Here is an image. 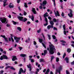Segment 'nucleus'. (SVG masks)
Wrapping results in <instances>:
<instances>
[{
  "mask_svg": "<svg viewBox=\"0 0 74 74\" xmlns=\"http://www.w3.org/2000/svg\"><path fill=\"white\" fill-rule=\"evenodd\" d=\"M29 60H31V62H34V60L33 59H32L31 58H29Z\"/></svg>",
  "mask_w": 74,
  "mask_h": 74,
  "instance_id": "nucleus-40",
  "label": "nucleus"
},
{
  "mask_svg": "<svg viewBox=\"0 0 74 74\" xmlns=\"http://www.w3.org/2000/svg\"><path fill=\"white\" fill-rule=\"evenodd\" d=\"M31 19L32 21H34V16H32Z\"/></svg>",
  "mask_w": 74,
  "mask_h": 74,
  "instance_id": "nucleus-46",
  "label": "nucleus"
},
{
  "mask_svg": "<svg viewBox=\"0 0 74 74\" xmlns=\"http://www.w3.org/2000/svg\"><path fill=\"white\" fill-rule=\"evenodd\" d=\"M13 58L12 59V61H15V60H17V58H16V56H12Z\"/></svg>",
  "mask_w": 74,
  "mask_h": 74,
  "instance_id": "nucleus-13",
  "label": "nucleus"
},
{
  "mask_svg": "<svg viewBox=\"0 0 74 74\" xmlns=\"http://www.w3.org/2000/svg\"><path fill=\"white\" fill-rule=\"evenodd\" d=\"M3 68H4V66H0V69H3Z\"/></svg>",
  "mask_w": 74,
  "mask_h": 74,
  "instance_id": "nucleus-62",
  "label": "nucleus"
},
{
  "mask_svg": "<svg viewBox=\"0 0 74 74\" xmlns=\"http://www.w3.org/2000/svg\"><path fill=\"white\" fill-rule=\"evenodd\" d=\"M66 53H64V55L63 56V59L64 58V57H65V56H66Z\"/></svg>",
  "mask_w": 74,
  "mask_h": 74,
  "instance_id": "nucleus-51",
  "label": "nucleus"
},
{
  "mask_svg": "<svg viewBox=\"0 0 74 74\" xmlns=\"http://www.w3.org/2000/svg\"><path fill=\"white\" fill-rule=\"evenodd\" d=\"M44 56L45 55V54L47 53V51L46 50H45L44 51Z\"/></svg>",
  "mask_w": 74,
  "mask_h": 74,
  "instance_id": "nucleus-33",
  "label": "nucleus"
},
{
  "mask_svg": "<svg viewBox=\"0 0 74 74\" xmlns=\"http://www.w3.org/2000/svg\"><path fill=\"white\" fill-rule=\"evenodd\" d=\"M48 19H49L50 20H51V19H52V18L50 16H49L48 17Z\"/></svg>",
  "mask_w": 74,
  "mask_h": 74,
  "instance_id": "nucleus-57",
  "label": "nucleus"
},
{
  "mask_svg": "<svg viewBox=\"0 0 74 74\" xmlns=\"http://www.w3.org/2000/svg\"><path fill=\"white\" fill-rule=\"evenodd\" d=\"M47 29H51V28H53V25H49L47 26Z\"/></svg>",
  "mask_w": 74,
  "mask_h": 74,
  "instance_id": "nucleus-15",
  "label": "nucleus"
},
{
  "mask_svg": "<svg viewBox=\"0 0 74 74\" xmlns=\"http://www.w3.org/2000/svg\"><path fill=\"white\" fill-rule=\"evenodd\" d=\"M51 61L52 62V60H53V59H54V58H55V57H54V56H51Z\"/></svg>",
  "mask_w": 74,
  "mask_h": 74,
  "instance_id": "nucleus-30",
  "label": "nucleus"
},
{
  "mask_svg": "<svg viewBox=\"0 0 74 74\" xmlns=\"http://www.w3.org/2000/svg\"><path fill=\"white\" fill-rule=\"evenodd\" d=\"M52 1L53 2V5L54 6H56V3H55V0H52Z\"/></svg>",
  "mask_w": 74,
  "mask_h": 74,
  "instance_id": "nucleus-27",
  "label": "nucleus"
},
{
  "mask_svg": "<svg viewBox=\"0 0 74 74\" xmlns=\"http://www.w3.org/2000/svg\"><path fill=\"white\" fill-rule=\"evenodd\" d=\"M63 28H64V30H66V25L65 24H64L63 26Z\"/></svg>",
  "mask_w": 74,
  "mask_h": 74,
  "instance_id": "nucleus-29",
  "label": "nucleus"
},
{
  "mask_svg": "<svg viewBox=\"0 0 74 74\" xmlns=\"http://www.w3.org/2000/svg\"><path fill=\"white\" fill-rule=\"evenodd\" d=\"M34 45H36L37 44V43L36 42V41H34Z\"/></svg>",
  "mask_w": 74,
  "mask_h": 74,
  "instance_id": "nucleus-52",
  "label": "nucleus"
},
{
  "mask_svg": "<svg viewBox=\"0 0 74 74\" xmlns=\"http://www.w3.org/2000/svg\"><path fill=\"white\" fill-rule=\"evenodd\" d=\"M18 49H19L20 51H21L22 49V47H18Z\"/></svg>",
  "mask_w": 74,
  "mask_h": 74,
  "instance_id": "nucleus-50",
  "label": "nucleus"
},
{
  "mask_svg": "<svg viewBox=\"0 0 74 74\" xmlns=\"http://www.w3.org/2000/svg\"><path fill=\"white\" fill-rule=\"evenodd\" d=\"M41 29H39L37 31V32L38 33H40V32H41Z\"/></svg>",
  "mask_w": 74,
  "mask_h": 74,
  "instance_id": "nucleus-37",
  "label": "nucleus"
},
{
  "mask_svg": "<svg viewBox=\"0 0 74 74\" xmlns=\"http://www.w3.org/2000/svg\"><path fill=\"white\" fill-rule=\"evenodd\" d=\"M7 27H10V25L9 24H8L6 25Z\"/></svg>",
  "mask_w": 74,
  "mask_h": 74,
  "instance_id": "nucleus-55",
  "label": "nucleus"
},
{
  "mask_svg": "<svg viewBox=\"0 0 74 74\" xmlns=\"http://www.w3.org/2000/svg\"><path fill=\"white\" fill-rule=\"evenodd\" d=\"M0 51L1 52H3V49L1 48H0Z\"/></svg>",
  "mask_w": 74,
  "mask_h": 74,
  "instance_id": "nucleus-54",
  "label": "nucleus"
},
{
  "mask_svg": "<svg viewBox=\"0 0 74 74\" xmlns=\"http://www.w3.org/2000/svg\"><path fill=\"white\" fill-rule=\"evenodd\" d=\"M1 37H3V38H4V39L6 38L5 37V36H4V35H1Z\"/></svg>",
  "mask_w": 74,
  "mask_h": 74,
  "instance_id": "nucleus-36",
  "label": "nucleus"
},
{
  "mask_svg": "<svg viewBox=\"0 0 74 74\" xmlns=\"http://www.w3.org/2000/svg\"><path fill=\"white\" fill-rule=\"evenodd\" d=\"M50 24L51 25V26H53L54 25V23L53 21H51L50 22Z\"/></svg>",
  "mask_w": 74,
  "mask_h": 74,
  "instance_id": "nucleus-26",
  "label": "nucleus"
},
{
  "mask_svg": "<svg viewBox=\"0 0 74 74\" xmlns=\"http://www.w3.org/2000/svg\"><path fill=\"white\" fill-rule=\"evenodd\" d=\"M67 52H68V53H70V52H71V49H68Z\"/></svg>",
  "mask_w": 74,
  "mask_h": 74,
  "instance_id": "nucleus-28",
  "label": "nucleus"
},
{
  "mask_svg": "<svg viewBox=\"0 0 74 74\" xmlns=\"http://www.w3.org/2000/svg\"><path fill=\"white\" fill-rule=\"evenodd\" d=\"M52 37L53 38V39L54 40H55V39H56V36H55V35L52 36Z\"/></svg>",
  "mask_w": 74,
  "mask_h": 74,
  "instance_id": "nucleus-31",
  "label": "nucleus"
},
{
  "mask_svg": "<svg viewBox=\"0 0 74 74\" xmlns=\"http://www.w3.org/2000/svg\"><path fill=\"white\" fill-rule=\"evenodd\" d=\"M11 39L12 42H14V39L13 38H11Z\"/></svg>",
  "mask_w": 74,
  "mask_h": 74,
  "instance_id": "nucleus-61",
  "label": "nucleus"
},
{
  "mask_svg": "<svg viewBox=\"0 0 74 74\" xmlns=\"http://www.w3.org/2000/svg\"><path fill=\"white\" fill-rule=\"evenodd\" d=\"M54 14L55 15V16H60V14H59V12H58V11H57L56 12V13L55 12V11H54Z\"/></svg>",
  "mask_w": 74,
  "mask_h": 74,
  "instance_id": "nucleus-9",
  "label": "nucleus"
},
{
  "mask_svg": "<svg viewBox=\"0 0 74 74\" xmlns=\"http://www.w3.org/2000/svg\"><path fill=\"white\" fill-rule=\"evenodd\" d=\"M40 62H45V61H44V60L43 59H41L40 60Z\"/></svg>",
  "mask_w": 74,
  "mask_h": 74,
  "instance_id": "nucleus-22",
  "label": "nucleus"
},
{
  "mask_svg": "<svg viewBox=\"0 0 74 74\" xmlns=\"http://www.w3.org/2000/svg\"><path fill=\"white\" fill-rule=\"evenodd\" d=\"M3 59H4L3 56H1L0 58V60H3Z\"/></svg>",
  "mask_w": 74,
  "mask_h": 74,
  "instance_id": "nucleus-34",
  "label": "nucleus"
},
{
  "mask_svg": "<svg viewBox=\"0 0 74 74\" xmlns=\"http://www.w3.org/2000/svg\"><path fill=\"white\" fill-rule=\"evenodd\" d=\"M39 41L41 43L42 42V39H39Z\"/></svg>",
  "mask_w": 74,
  "mask_h": 74,
  "instance_id": "nucleus-35",
  "label": "nucleus"
},
{
  "mask_svg": "<svg viewBox=\"0 0 74 74\" xmlns=\"http://www.w3.org/2000/svg\"><path fill=\"white\" fill-rule=\"evenodd\" d=\"M4 39L5 41L6 42H8V40H7V38H6Z\"/></svg>",
  "mask_w": 74,
  "mask_h": 74,
  "instance_id": "nucleus-47",
  "label": "nucleus"
},
{
  "mask_svg": "<svg viewBox=\"0 0 74 74\" xmlns=\"http://www.w3.org/2000/svg\"><path fill=\"white\" fill-rule=\"evenodd\" d=\"M3 72H4V71L3 70H1L0 72V74H3Z\"/></svg>",
  "mask_w": 74,
  "mask_h": 74,
  "instance_id": "nucleus-44",
  "label": "nucleus"
},
{
  "mask_svg": "<svg viewBox=\"0 0 74 74\" xmlns=\"http://www.w3.org/2000/svg\"><path fill=\"white\" fill-rule=\"evenodd\" d=\"M25 72H26V69H25L24 71H23V69H22V68H20L18 72V74H21V72L25 73Z\"/></svg>",
  "mask_w": 74,
  "mask_h": 74,
  "instance_id": "nucleus-7",
  "label": "nucleus"
},
{
  "mask_svg": "<svg viewBox=\"0 0 74 74\" xmlns=\"http://www.w3.org/2000/svg\"><path fill=\"white\" fill-rule=\"evenodd\" d=\"M32 11L34 14H36V10H35V8H32Z\"/></svg>",
  "mask_w": 74,
  "mask_h": 74,
  "instance_id": "nucleus-17",
  "label": "nucleus"
},
{
  "mask_svg": "<svg viewBox=\"0 0 74 74\" xmlns=\"http://www.w3.org/2000/svg\"><path fill=\"white\" fill-rule=\"evenodd\" d=\"M10 36H11L10 37H11V38H12V37H14V35L12 34H11Z\"/></svg>",
  "mask_w": 74,
  "mask_h": 74,
  "instance_id": "nucleus-56",
  "label": "nucleus"
},
{
  "mask_svg": "<svg viewBox=\"0 0 74 74\" xmlns=\"http://www.w3.org/2000/svg\"><path fill=\"white\" fill-rule=\"evenodd\" d=\"M69 11H70V12L69 14H68V15L70 18H71L73 16V11L72 10L70 9Z\"/></svg>",
  "mask_w": 74,
  "mask_h": 74,
  "instance_id": "nucleus-5",
  "label": "nucleus"
},
{
  "mask_svg": "<svg viewBox=\"0 0 74 74\" xmlns=\"http://www.w3.org/2000/svg\"><path fill=\"white\" fill-rule=\"evenodd\" d=\"M47 36L49 38V40H51V35L49 34H47Z\"/></svg>",
  "mask_w": 74,
  "mask_h": 74,
  "instance_id": "nucleus-38",
  "label": "nucleus"
},
{
  "mask_svg": "<svg viewBox=\"0 0 74 74\" xmlns=\"http://www.w3.org/2000/svg\"><path fill=\"white\" fill-rule=\"evenodd\" d=\"M59 58L58 57H57L56 58V62H59Z\"/></svg>",
  "mask_w": 74,
  "mask_h": 74,
  "instance_id": "nucleus-32",
  "label": "nucleus"
},
{
  "mask_svg": "<svg viewBox=\"0 0 74 74\" xmlns=\"http://www.w3.org/2000/svg\"><path fill=\"white\" fill-rule=\"evenodd\" d=\"M3 59H8V57H7V56L5 55H3Z\"/></svg>",
  "mask_w": 74,
  "mask_h": 74,
  "instance_id": "nucleus-18",
  "label": "nucleus"
},
{
  "mask_svg": "<svg viewBox=\"0 0 74 74\" xmlns=\"http://www.w3.org/2000/svg\"><path fill=\"white\" fill-rule=\"evenodd\" d=\"M47 1L46 0H45L43 1V4H42L41 3H40V4H41V5H42V6H44L46 4H47Z\"/></svg>",
  "mask_w": 74,
  "mask_h": 74,
  "instance_id": "nucleus-10",
  "label": "nucleus"
},
{
  "mask_svg": "<svg viewBox=\"0 0 74 74\" xmlns=\"http://www.w3.org/2000/svg\"><path fill=\"white\" fill-rule=\"evenodd\" d=\"M60 41L61 42H62L63 43H66V41L63 40H61Z\"/></svg>",
  "mask_w": 74,
  "mask_h": 74,
  "instance_id": "nucleus-39",
  "label": "nucleus"
},
{
  "mask_svg": "<svg viewBox=\"0 0 74 74\" xmlns=\"http://www.w3.org/2000/svg\"><path fill=\"white\" fill-rule=\"evenodd\" d=\"M65 60L66 61V63H69V59L67 58H65Z\"/></svg>",
  "mask_w": 74,
  "mask_h": 74,
  "instance_id": "nucleus-23",
  "label": "nucleus"
},
{
  "mask_svg": "<svg viewBox=\"0 0 74 74\" xmlns=\"http://www.w3.org/2000/svg\"><path fill=\"white\" fill-rule=\"evenodd\" d=\"M25 5H24V6L26 8H27V4L26 3H25Z\"/></svg>",
  "mask_w": 74,
  "mask_h": 74,
  "instance_id": "nucleus-43",
  "label": "nucleus"
},
{
  "mask_svg": "<svg viewBox=\"0 0 74 74\" xmlns=\"http://www.w3.org/2000/svg\"><path fill=\"white\" fill-rule=\"evenodd\" d=\"M48 23H46V24L44 25V26H46L48 25Z\"/></svg>",
  "mask_w": 74,
  "mask_h": 74,
  "instance_id": "nucleus-58",
  "label": "nucleus"
},
{
  "mask_svg": "<svg viewBox=\"0 0 74 74\" xmlns=\"http://www.w3.org/2000/svg\"><path fill=\"white\" fill-rule=\"evenodd\" d=\"M62 68H63V66L62 65L60 66L58 69H56V74H57L58 73H59V74H60V71L62 70Z\"/></svg>",
  "mask_w": 74,
  "mask_h": 74,
  "instance_id": "nucleus-3",
  "label": "nucleus"
},
{
  "mask_svg": "<svg viewBox=\"0 0 74 74\" xmlns=\"http://www.w3.org/2000/svg\"><path fill=\"white\" fill-rule=\"evenodd\" d=\"M53 30H57V28L55 27H54Z\"/></svg>",
  "mask_w": 74,
  "mask_h": 74,
  "instance_id": "nucleus-63",
  "label": "nucleus"
},
{
  "mask_svg": "<svg viewBox=\"0 0 74 74\" xmlns=\"http://www.w3.org/2000/svg\"><path fill=\"white\" fill-rule=\"evenodd\" d=\"M17 3H19L20 2V0H17Z\"/></svg>",
  "mask_w": 74,
  "mask_h": 74,
  "instance_id": "nucleus-60",
  "label": "nucleus"
},
{
  "mask_svg": "<svg viewBox=\"0 0 74 74\" xmlns=\"http://www.w3.org/2000/svg\"><path fill=\"white\" fill-rule=\"evenodd\" d=\"M39 8L40 9H42V6H39Z\"/></svg>",
  "mask_w": 74,
  "mask_h": 74,
  "instance_id": "nucleus-64",
  "label": "nucleus"
},
{
  "mask_svg": "<svg viewBox=\"0 0 74 74\" xmlns=\"http://www.w3.org/2000/svg\"><path fill=\"white\" fill-rule=\"evenodd\" d=\"M72 43H73L74 44H72L71 45L72 47H73V48H74V41H72Z\"/></svg>",
  "mask_w": 74,
  "mask_h": 74,
  "instance_id": "nucleus-41",
  "label": "nucleus"
},
{
  "mask_svg": "<svg viewBox=\"0 0 74 74\" xmlns=\"http://www.w3.org/2000/svg\"><path fill=\"white\" fill-rule=\"evenodd\" d=\"M18 18L20 21L23 22H26L27 20V19L26 18H23L22 16H18Z\"/></svg>",
  "mask_w": 74,
  "mask_h": 74,
  "instance_id": "nucleus-2",
  "label": "nucleus"
},
{
  "mask_svg": "<svg viewBox=\"0 0 74 74\" xmlns=\"http://www.w3.org/2000/svg\"><path fill=\"white\" fill-rule=\"evenodd\" d=\"M21 56H22V57H23V58H24V57H25L26 56V55L25 54H20Z\"/></svg>",
  "mask_w": 74,
  "mask_h": 74,
  "instance_id": "nucleus-19",
  "label": "nucleus"
},
{
  "mask_svg": "<svg viewBox=\"0 0 74 74\" xmlns=\"http://www.w3.org/2000/svg\"><path fill=\"white\" fill-rule=\"evenodd\" d=\"M5 1H3V5L4 7H5L7 5H8V4H6V3H7V0H4Z\"/></svg>",
  "mask_w": 74,
  "mask_h": 74,
  "instance_id": "nucleus-14",
  "label": "nucleus"
},
{
  "mask_svg": "<svg viewBox=\"0 0 74 74\" xmlns=\"http://www.w3.org/2000/svg\"><path fill=\"white\" fill-rule=\"evenodd\" d=\"M45 21H46V23H48V20L47 19V18L46 17H45Z\"/></svg>",
  "mask_w": 74,
  "mask_h": 74,
  "instance_id": "nucleus-45",
  "label": "nucleus"
},
{
  "mask_svg": "<svg viewBox=\"0 0 74 74\" xmlns=\"http://www.w3.org/2000/svg\"><path fill=\"white\" fill-rule=\"evenodd\" d=\"M49 71V69H48L45 73V74H48V73Z\"/></svg>",
  "mask_w": 74,
  "mask_h": 74,
  "instance_id": "nucleus-25",
  "label": "nucleus"
},
{
  "mask_svg": "<svg viewBox=\"0 0 74 74\" xmlns=\"http://www.w3.org/2000/svg\"><path fill=\"white\" fill-rule=\"evenodd\" d=\"M53 21L54 22H58L59 20L58 19H56L55 18H54L53 19Z\"/></svg>",
  "mask_w": 74,
  "mask_h": 74,
  "instance_id": "nucleus-16",
  "label": "nucleus"
},
{
  "mask_svg": "<svg viewBox=\"0 0 74 74\" xmlns=\"http://www.w3.org/2000/svg\"><path fill=\"white\" fill-rule=\"evenodd\" d=\"M8 68H10V69H12V70H15V69L14 68L10 66H8L6 67L5 68V69L7 70V69H8Z\"/></svg>",
  "mask_w": 74,
  "mask_h": 74,
  "instance_id": "nucleus-8",
  "label": "nucleus"
},
{
  "mask_svg": "<svg viewBox=\"0 0 74 74\" xmlns=\"http://www.w3.org/2000/svg\"><path fill=\"white\" fill-rule=\"evenodd\" d=\"M27 66L28 69H29V71H31V70H32V66L31 65V64H29V65H27Z\"/></svg>",
  "mask_w": 74,
  "mask_h": 74,
  "instance_id": "nucleus-11",
  "label": "nucleus"
},
{
  "mask_svg": "<svg viewBox=\"0 0 74 74\" xmlns=\"http://www.w3.org/2000/svg\"><path fill=\"white\" fill-rule=\"evenodd\" d=\"M12 22L13 23V24H14V25H16V22L12 21Z\"/></svg>",
  "mask_w": 74,
  "mask_h": 74,
  "instance_id": "nucleus-48",
  "label": "nucleus"
},
{
  "mask_svg": "<svg viewBox=\"0 0 74 74\" xmlns=\"http://www.w3.org/2000/svg\"><path fill=\"white\" fill-rule=\"evenodd\" d=\"M46 16H48V13H46L44 15V18L46 17Z\"/></svg>",
  "mask_w": 74,
  "mask_h": 74,
  "instance_id": "nucleus-20",
  "label": "nucleus"
},
{
  "mask_svg": "<svg viewBox=\"0 0 74 74\" xmlns=\"http://www.w3.org/2000/svg\"><path fill=\"white\" fill-rule=\"evenodd\" d=\"M49 44L50 50L49 48H48L47 50L48 51H49L50 53L52 54H53V53H54L55 51H56L55 48V47L53 45L51 44V42H49Z\"/></svg>",
  "mask_w": 74,
  "mask_h": 74,
  "instance_id": "nucleus-1",
  "label": "nucleus"
},
{
  "mask_svg": "<svg viewBox=\"0 0 74 74\" xmlns=\"http://www.w3.org/2000/svg\"><path fill=\"white\" fill-rule=\"evenodd\" d=\"M66 74H70V72L69 71H68L67 70H66Z\"/></svg>",
  "mask_w": 74,
  "mask_h": 74,
  "instance_id": "nucleus-42",
  "label": "nucleus"
},
{
  "mask_svg": "<svg viewBox=\"0 0 74 74\" xmlns=\"http://www.w3.org/2000/svg\"><path fill=\"white\" fill-rule=\"evenodd\" d=\"M42 44L43 45V46L45 48H46V47H45V45L44 43H42Z\"/></svg>",
  "mask_w": 74,
  "mask_h": 74,
  "instance_id": "nucleus-49",
  "label": "nucleus"
},
{
  "mask_svg": "<svg viewBox=\"0 0 74 74\" xmlns=\"http://www.w3.org/2000/svg\"><path fill=\"white\" fill-rule=\"evenodd\" d=\"M17 29L20 32H21V31L22 30V29H21V28L20 27H17Z\"/></svg>",
  "mask_w": 74,
  "mask_h": 74,
  "instance_id": "nucleus-24",
  "label": "nucleus"
},
{
  "mask_svg": "<svg viewBox=\"0 0 74 74\" xmlns=\"http://www.w3.org/2000/svg\"><path fill=\"white\" fill-rule=\"evenodd\" d=\"M21 38L20 37H17L16 36H14V40H16V42H19V40H20Z\"/></svg>",
  "mask_w": 74,
  "mask_h": 74,
  "instance_id": "nucleus-6",
  "label": "nucleus"
},
{
  "mask_svg": "<svg viewBox=\"0 0 74 74\" xmlns=\"http://www.w3.org/2000/svg\"><path fill=\"white\" fill-rule=\"evenodd\" d=\"M26 14H27V13L26 12H24V15L25 16L26 15Z\"/></svg>",
  "mask_w": 74,
  "mask_h": 74,
  "instance_id": "nucleus-59",
  "label": "nucleus"
},
{
  "mask_svg": "<svg viewBox=\"0 0 74 74\" xmlns=\"http://www.w3.org/2000/svg\"><path fill=\"white\" fill-rule=\"evenodd\" d=\"M0 21L2 23H7L8 22L7 21V18H0Z\"/></svg>",
  "mask_w": 74,
  "mask_h": 74,
  "instance_id": "nucleus-4",
  "label": "nucleus"
},
{
  "mask_svg": "<svg viewBox=\"0 0 74 74\" xmlns=\"http://www.w3.org/2000/svg\"><path fill=\"white\" fill-rule=\"evenodd\" d=\"M30 39L29 38H28V40H26L25 41L26 42H29V41H30Z\"/></svg>",
  "mask_w": 74,
  "mask_h": 74,
  "instance_id": "nucleus-21",
  "label": "nucleus"
},
{
  "mask_svg": "<svg viewBox=\"0 0 74 74\" xmlns=\"http://www.w3.org/2000/svg\"><path fill=\"white\" fill-rule=\"evenodd\" d=\"M61 15L62 16H64V13L62 12L61 14Z\"/></svg>",
  "mask_w": 74,
  "mask_h": 74,
  "instance_id": "nucleus-53",
  "label": "nucleus"
},
{
  "mask_svg": "<svg viewBox=\"0 0 74 74\" xmlns=\"http://www.w3.org/2000/svg\"><path fill=\"white\" fill-rule=\"evenodd\" d=\"M9 7L10 8H14V5L12 4L11 3H10L9 5Z\"/></svg>",
  "mask_w": 74,
  "mask_h": 74,
  "instance_id": "nucleus-12",
  "label": "nucleus"
}]
</instances>
